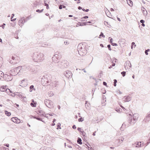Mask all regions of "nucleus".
I'll return each instance as SVG.
<instances>
[{
	"label": "nucleus",
	"instance_id": "3",
	"mask_svg": "<svg viewBox=\"0 0 150 150\" xmlns=\"http://www.w3.org/2000/svg\"><path fill=\"white\" fill-rule=\"evenodd\" d=\"M139 115L137 113H134L133 115V118H131L130 120H129V123L132 125H133L136 122V121L137 120L139 117Z\"/></svg>",
	"mask_w": 150,
	"mask_h": 150
},
{
	"label": "nucleus",
	"instance_id": "50",
	"mask_svg": "<svg viewBox=\"0 0 150 150\" xmlns=\"http://www.w3.org/2000/svg\"><path fill=\"white\" fill-rule=\"evenodd\" d=\"M3 149H4L5 150H8V149L7 148H6L4 147H2Z\"/></svg>",
	"mask_w": 150,
	"mask_h": 150
},
{
	"label": "nucleus",
	"instance_id": "42",
	"mask_svg": "<svg viewBox=\"0 0 150 150\" xmlns=\"http://www.w3.org/2000/svg\"><path fill=\"white\" fill-rule=\"evenodd\" d=\"M86 146L87 147L88 149L89 150H93V149L92 147H89L87 145H86Z\"/></svg>",
	"mask_w": 150,
	"mask_h": 150
},
{
	"label": "nucleus",
	"instance_id": "4",
	"mask_svg": "<svg viewBox=\"0 0 150 150\" xmlns=\"http://www.w3.org/2000/svg\"><path fill=\"white\" fill-rule=\"evenodd\" d=\"M47 76H43L41 80V82L44 86H47L50 85V80H48L47 77Z\"/></svg>",
	"mask_w": 150,
	"mask_h": 150
},
{
	"label": "nucleus",
	"instance_id": "23",
	"mask_svg": "<svg viewBox=\"0 0 150 150\" xmlns=\"http://www.w3.org/2000/svg\"><path fill=\"white\" fill-rule=\"evenodd\" d=\"M3 58L1 57H0V68L1 67L3 63Z\"/></svg>",
	"mask_w": 150,
	"mask_h": 150
},
{
	"label": "nucleus",
	"instance_id": "5",
	"mask_svg": "<svg viewBox=\"0 0 150 150\" xmlns=\"http://www.w3.org/2000/svg\"><path fill=\"white\" fill-rule=\"evenodd\" d=\"M58 65L61 68H67L69 65V63L66 60H63L58 64Z\"/></svg>",
	"mask_w": 150,
	"mask_h": 150
},
{
	"label": "nucleus",
	"instance_id": "18",
	"mask_svg": "<svg viewBox=\"0 0 150 150\" xmlns=\"http://www.w3.org/2000/svg\"><path fill=\"white\" fill-rule=\"evenodd\" d=\"M6 87L5 86H2L0 88V91H1L4 92L6 90Z\"/></svg>",
	"mask_w": 150,
	"mask_h": 150
},
{
	"label": "nucleus",
	"instance_id": "24",
	"mask_svg": "<svg viewBox=\"0 0 150 150\" xmlns=\"http://www.w3.org/2000/svg\"><path fill=\"white\" fill-rule=\"evenodd\" d=\"M36 104V102H32L30 103V105L33 107H35Z\"/></svg>",
	"mask_w": 150,
	"mask_h": 150
},
{
	"label": "nucleus",
	"instance_id": "2",
	"mask_svg": "<svg viewBox=\"0 0 150 150\" xmlns=\"http://www.w3.org/2000/svg\"><path fill=\"white\" fill-rule=\"evenodd\" d=\"M77 50L80 55L83 56L86 54L87 50L86 48L85 45L83 44H79L77 47Z\"/></svg>",
	"mask_w": 150,
	"mask_h": 150
},
{
	"label": "nucleus",
	"instance_id": "49",
	"mask_svg": "<svg viewBox=\"0 0 150 150\" xmlns=\"http://www.w3.org/2000/svg\"><path fill=\"white\" fill-rule=\"evenodd\" d=\"M140 22L141 23H144L145 21H144L143 20H141L140 21Z\"/></svg>",
	"mask_w": 150,
	"mask_h": 150
},
{
	"label": "nucleus",
	"instance_id": "48",
	"mask_svg": "<svg viewBox=\"0 0 150 150\" xmlns=\"http://www.w3.org/2000/svg\"><path fill=\"white\" fill-rule=\"evenodd\" d=\"M78 129V131H79L80 132H81H81H82V131H81V128H80V127H78L77 129Z\"/></svg>",
	"mask_w": 150,
	"mask_h": 150
},
{
	"label": "nucleus",
	"instance_id": "54",
	"mask_svg": "<svg viewBox=\"0 0 150 150\" xmlns=\"http://www.w3.org/2000/svg\"><path fill=\"white\" fill-rule=\"evenodd\" d=\"M141 146L142 145V146H143V145H144V142H141Z\"/></svg>",
	"mask_w": 150,
	"mask_h": 150
},
{
	"label": "nucleus",
	"instance_id": "35",
	"mask_svg": "<svg viewBox=\"0 0 150 150\" xmlns=\"http://www.w3.org/2000/svg\"><path fill=\"white\" fill-rule=\"evenodd\" d=\"M114 85L115 86H116V83L117 82V81L116 79H114Z\"/></svg>",
	"mask_w": 150,
	"mask_h": 150
},
{
	"label": "nucleus",
	"instance_id": "15",
	"mask_svg": "<svg viewBox=\"0 0 150 150\" xmlns=\"http://www.w3.org/2000/svg\"><path fill=\"white\" fill-rule=\"evenodd\" d=\"M35 89L34 88V86L31 85L29 87V91L30 92H34L35 91Z\"/></svg>",
	"mask_w": 150,
	"mask_h": 150
},
{
	"label": "nucleus",
	"instance_id": "17",
	"mask_svg": "<svg viewBox=\"0 0 150 150\" xmlns=\"http://www.w3.org/2000/svg\"><path fill=\"white\" fill-rule=\"evenodd\" d=\"M142 10L144 15H146L147 14V12L146 10L143 7H142L141 8Z\"/></svg>",
	"mask_w": 150,
	"mask_h": 150
},
{
	"label": "nucleus",
	"instance_id": "21",
	"mask_svg": "<svg viewBox=\"0 0 150 150\" xmlns=\"http://www.w3.org/2000/svg\"><path fill=\"white\" fill-rule=\"evenodd\" d=\"M81 141L82 140L81 139L79 138H78L77 140V143L80 144H81L82 143Z\"/></svg>",
	"mask_w": 150,
	"mask_h": 150
},
{
	"label": "nucleus",
	"instance_id": "29",
	"mask_svg": "<svg viewBox=\"0 0 150 150\" xmlns=\"http://www.w3.org/2000/svg\"><path fill=\"white\" fill-rule=\"evenodd\" d=\"M61 124L60 123H58L57 124V129H58L59 128V129H61V127H60Z\"/></svg>",
	"mask_w": 150,
	"mask_h": 150
},
{
	"label": "nucleus",
	"instance_id": "43",
	"mask_svg": "<svg viewBox=\"0 0 150 150\" xmlns=\"http://www.w3.org/2000/svg\"><path fill=\"white\" fill-rule=\"evenodd\" d=\"M111 45L113 46H117V44L116 43H114L113 42H112L111 44Z\"/></svg>",
	"mask_w": 150,
	"mask_h": 150
},
{
	"label": "nucleus",
	"instance_id": "1",
	"mask_svg": "<svg viewBox=\"0 0 150 150\" xmlns=\"http://www.w3.org/2000/svg\"><path fill=\"white\" fill-rule=\"evenodd\" d=\"M44 55L42 53H33L31 54L30 58L31 59H32L35 63L33 64L34 65L38 66L40 62L44 60Z\"/></svg>",
	"mask_w": 150,
	"mask_h": 150
},
{
	"label": "nucleus",
	"instance_id": "9",
	"mask_svg": "<svg viewBox=\"0 0 150 150\" xmlns=\"http://www.w3.org/2000/svg\"><path fill=\"white\" fill-rule=\"evenodd\" d=\"M12 59L14 60L13 63H18L20 60V58L19 57L15 55L12 57Z\"/></svg>",
	"mask_w": 150,
	"mask_h": 150
},
{
	"label": "nucleus",
	"instance_id": "22",
	"mask_svg": "<svg viewBox=\"0 0 150 150\" xmlns=\"http://www.w3.org/2000/svg\"><path fill=\"white\" fill-rule=\"evenodd\" d=\"M48 95L50 97H51L54 95V93L52 91H49L48 93Z\"/></svg>",
	"mask_w": 150,
	"mask_h": 150
},
{
	"label": "nucleus",
	"instance_id": "64",
	"mask_svg": "<svg viewBox=\"0 0 150 150\" xmlns=\"http://www.w3.org/2000/svg\"><path fill=\"white\" fill-rule=\"evenodd\" d=\"M82 24H83V25H87V24H86V23H82Z\"/></svg>",
	"mask_w": 150,
	"mask_h": 150
},
{
	"label": "nucleus",
	"instance_id": "55",
	"mask_svg": "<svg viewBox=\"0 0 150 150\" xmlns=\"http://www.w3.org/2000/svg\"><path fill=\"white\" fill-rule=\"evenodd\" d=\"M120 140H121L122 142L124 140V138L122 137H121Z\"/></svg>",
	"mask_w": 150,
	"mask_h": 150
},
{
	"label": "nucleus",
	"instance_id": "8",
	"mask_svg": "<svg viewBox=\"0 0 150 150\" xmlns=\"http://www.w3.org/2000/svg\"><path fill=\"white\" fill-rule=\"evenodd\" d=\"M4 79L7 81H9L11 80L12 79V76L10 74H5L3 75Z\"/></svg>",
	"mask_w": 150,
	"mask_h": 150
},
{
	"label": "nucleus",
	"instance_id": "30",
	"mask_svg": "<svg viewBox=\"0 0 150 150\" xmlns=\"http://www.w3.org/2000/svg\"><path fill=\"white\" fill-rule=\"evenodd\" d=\"M101 36H102L103 38H105V36L104 35H103V33H102V32H101V33H100V35H99V38H101Z\"/></svg>",
	"mask_w": 150,
	"mask_h": 150
},
{
	"label": "nucleus",
	"instance_id": "46",
	"mask_svg": "<svg viewBox=\"0 0 150 150\" xmlns=\"http://www.w3.org/2000/svg\"><path fill=\"white\" fill-rule=\"evenodd\" d=\"M62 5H60L59 6V8L60 9H62Z\"/></svg>",
	"mask_w": 150,
	"mask_h": 150
},
{
	"label": "nucleus",
	"instance_id": "6",
	"mask_svg": "<svg viewBox=\"0 0 150 150\" xmlns=\"http://www.w3.org/2000/svg\"><path fill=\"white\" fill-rule=\"evenodd\" d=\"M59 57H58V54H54L52 57V63H55V66H57L58 65L59 61Z\"/></svg>",
	"mask_w": 150,
	"mask_h": 150
},
{
	"label": "nucleus",
	"instance_id": "60",
	"mask_svg": "<svg viewBox=\"0 0 150 150\" xmlns=\"http://www.w3.org/2000/svg\"><path fill=\"white\" fill-rule=\"evenodd\" d=\"M44 4H45V6H47V5H48V4L46 3V1H44Z\"/></svg>",
	"mask_w": 150,
	"mask_h": 150
},
{
	"label": "nucleus",
	"instance_id": "12",
	"mask_svg": "<svg viewBox=\"0 0 150 150\" xmlns=\"http://www.w3.org/2000/svg\"><path fill=\"white\" fill-rule=\"evenodd\" d=\"M150 120V114H148L144 118V121L145 122H148Z\"/></svg>",
	"mask_w": 150,
	"mask_h": 150
},
{
	"label": "nucleus",
	"instance_id": "7",
	"mask_svg": "<svg viewBox=\"0 0 150 150\" xmlns=\"http://www.w3.org/2000/svg\"><path fill=\"white\" fill-rule=\"evenodd\" d=\"M44 103L46 106L49 108H51L54 106L53 102L49 100L45 99L44 101Z\"/></svg>",
	"mask_w": 150,
	"mask_h": 150
},
{
	"label": "nucleus",
	"instance_id": "45",
	"mask_svg": "<svg viewBox=\"0 0 150 150\" xmlns=\"http://www.w3.org/2000/svg\"><path fill=\"white\" fill-rule=\"evenodd\" d=\"M13 16H11V21H15L16 20V18H14L13 19Z\"/></svg>",
	"mask_w": 150,
	"mask_h": 150
},
{
	"label": "nucleus",
	"instance_id": "63",
	"mask_svg": "<svg viewBox=\"0 0 150 150\" xmlns=\"http://www.w3.org/2000/svg\"><path fill=\"white\" fill-rule=\"evenodd\" d=\"M94 91H95V90H94L93 91V89L92 90V93H93V94H94Z\"/></svg>",
	"mask_w": 150,
	"mask_h": 150
},
{
	"label": "nucleus",
	"instance_id": "20",
	"mask_svg": "<svg viewBox=\"0 0 150 150\" xmlns=\"http://www.w3.org/2000/svg\"><path fill=\"white\" fill-rule=\"evenodd\" d=\"M126 127V125L124 123H123L120 129L121 130H123Z\"/></svg>",
	"mask_w": 150,
	"mask_h": 150
},
{
	"label": "nucleus",
	"instance_id": "36",
	"mask_svg": "<svg viewBox=\"0 0 150 150\" xmlns=\"http://www.w3.org/2000/svg\"><path fill=\"white\" fill-rule=\"evenodd\" d=\"M121 74L122 75V76L124 77L125 75L126 72L125 71H122L121 72Z\"/></svg>",
	"mask_w": 150,
	"mask_h": 150
},
{
	"label": "nucleus",
	"instance_id": "27",
	"mask_svg": "<svg viewBox=\"0 0 150 150\" xmlns=\"http://www.w3.org/2000/svg\"><path fill=\"white\" fill-rule=\"evenodd\" d=\"M6 91V92L8 93V94H10V93H12V92L9 89H6V90L5 91Z\"/></svg>",
	"mask_w": 150,
	"mask_h": 150
},
{
	"label": "nucleus",
	"instance_id": "53",
	"mask_svg": "<svg viewBox=\"0 0 150 150\" xmlns=\"http://www.w3.org/2000/svg\"><path fill=\"white\" fill-rule=\"evenodd\" d=\"M120 106L121 108H122V109H123L124 110H126V109L125 108H124L123 106H122V105H120Z\"/></svg>",
	"mask_w": 150,
	"mask_h": 150
},
{
	"label": "nucleus",
	"instance_id": "28",
	"mask_svg": "<svg viewBox=\"0 0 150 150\" xmlns=\"http://www.w3.org/2000/svg\"><path fill=\"white\" fill-rule=\"evenodd\" d=\"M39 112L42 114L41 115V116L44 115V114H45V112L42 110H40L39 111Z\"/></svg>",
	"mask_w": 150,
	"mask_h": 150
},
{
	"label": "nucleus",
	"instance_id": "34",
	"mask_svg": "<svg viewBox=\"0 0 150 150\" xmlns=\"http://www.w3.org/2000/svg\"><path fill=\"white\" fill-rule=\"evenodd\" d=\"M43 10H44L43 9L40 10L39 9H37L36 10V11L37 12L41 13L43 11Z\"/></svg>",
	"mask_w": 150,
	"mask_h": 150
},
{
	"label": "nucleus",
	"instance_id": "13",
	"mask_svg": "<svg viewBox=\"0 0 150 150\" xmlns=\"http://www.w3.org/2000/svg\"><path fill=\"white\" fill-rule=\"evenodd\" d=\"M125 99L124 101L125 102H129L132 99V97L129 96H126L124 97Z\"/></svg>",
	"mask_w": 150,
	"mask_h": 150
},
{
	"label": "nucleus",
	"instance_id": "32",
	"mask_svg": "<svg viewBox=\"0 0 150 150\" xmlns=\"http://www.w3.org/2000/svg\"><path fill=\"white\" fill-rule=\"evenodd\" d=\"M116 111H117V112H121L122 111V110L120 108H119L118 109H116Z\"/></svg>",
	"mask_w": 150,
	"mask_h": 150
},
{
	"label": "nucleus",
	"instance_id": "57",
	"mask_svg": "<svg viewBox=\"0 0 150 150\" xmlns=\"http://www.w3.org/2000/svg\"><path fill=\"white\" fill-rule=\"evenodd\" d=\"M22 22H23L22 20H19V23L20 24V23H22Z\"/></svg>",
	"mask_w": 150,
	"mask_h": 150
},
{
	"label": "nucleus",
	"instance_id": "37",
	"mask_svg": "<svg viewBox=\"0 0 150 150\" xmlns=\"http://www.w3.org/2000/svg\"><path fill=\"white\" fill-rule=\"evenodd\" d=\"M128 64V66H129L130 67H131V64L130 63V62L129 61H128L127 62V64Z\"/></svg>",
	"mask_w": 150,
	"mask_h": 150
},
{
	"label": "nucleus",
	"instance_id": "44",
	"mask_svg": "<svg viewBox=\"0 0 150 150\" xmlns=\"http://www.w3.org/2000/svg\"><path fill=\"white\" fill-rule=\"evenodd\" d=\"M81 133H82V135L83 137H84L85 136L86 133H85V132H84V131H83L82 132H81Z\"/></svg>",
	"mask_w": 150,
	"mask_h": 150
},
{
	"label": "nucleus",
	"instance_id": "31",
	"mask_svg": "<svg viewBox=\"0 0 150 150\" xmlns=\"http://www.w3.org/2000/svg\"><path fill=\"white\" fill-rule=\"evenodd\" d=\"M136 145H137L138 147H141V142H137V143L136 144Z\"/></svg>",
	"mask_w": 150,
	"mask_h": 150
},
{
	"label": "nucleus",
	"instance_id": "19",
	"mask_svg": "<svg viewBox=\"0 0 150 150\" xmlns=\"http://www.w3.org/2000/svg\"><path fill=\"white\" fill-rule=\"evenodd\" d=\"M127 2L128 5L130 6H132V2L130 0H127Z\"/></svg>",
	"mask_w": 150,
	"mask_h": 150
},
{
	"label": "nucleus",
	"instance_id": "58",
	"mask_svg": "<svg viewBox=\"0 0 150 150\" xmlns=\"http://www.w3.org/2000/svg\"><path fill=\"white\" fill-rule=\"evenodd\" d=\"M5 25V24H3V25L1 26L2 28H3V29H4V26Z\"/></svg>",
	"mask_w": 150,
	"mask_h": 150
},
{
	"label": "nucleus",
	"instance_id": "56",
	"mask_svg": "<svg viewBox=\"0 0 150 150\" xmlns=\"http://www.w3.org/2000/svg\"><path fill=\"white\" fill-rule=\"evenodd\" d=\"M145 54L146 55H148V52H147V50H145Z\"/></svg>",
	"mask_w": 150,
	"mask_h": 150
},
{
	"label": "nucleus",
	"instance_id": "10",
	"mask_svg": "<svg viewBox=\"0 0 150 150\" xmlns=\"http://www.w3.org/2000/svg\"><path fill=\"white\" fill-rule=\"evenodd\" d=\"M65 76L66 77L69 78H71L72 76V74L69 70L65 71L64 73Z\"/></svg>",
	"mask_w": 150,
	"mask_h": 150
},
{
	"label": "nucleus",
	"instance_id": "47",
	"mask_svg": "<svg viewBox=\"0 0 150 150\" xmlns=\"http://www.w3.org/2000/svg\"><path fill=\"white\" fill-rule=\"evenodd\" d=\"M88 16H86L83 17L82 18H84V19H86L88 18Z\"/></svg>",
	"mask_w": 150,
	"mask_h": 150
},
{
	"label": "nucleus",
	"instance_id": "51",
	"mask_svg": "<svg viewBox=\"0 0 150 150\" xmlns=\"http://www.w3.org/2000/svg\"><path fill=\"white\" fill-rule=\"evenodd\" d=\"M103 84L104 86H107V84L104 81L103 83Z\"/></svg>",
	"mask_w": 150,
	"mask_h": 150
},
{
	"label": "nucleus",
	"instance_id": "61",
	"mask_svg": "<svg viewBox=\"0 0 150 150\" xmlns=\"http://www.w3.org/2000/svg\"><path fill=\"white\" fill-rule=\"evenodd\" d=\"M78 9H79V10H81V9H82V7H80V6H79V7H78Z\"/></svg>",
	"mask_w": 150,
	"mask_h": 150
},
{
	"label": "nucleus",
	"instance_id": "52",
	"mask_svg": "<svg viewBox=\"0 0 150 150\" xmlns=\"http://www.w3.org/2000/svg\"><path fill=\"white\" fill-rule=\"evenodd\" d=\"M72 128L73 129H76V126L75 125H74L72 126Z\"/></svg>",
	"mask_w": 150,
	"mask_h": 150
},
{
	"label": "nucleus",
	"instance_id": "33",
	"mask_svg": "<svg viewBox=\"0 0 150 150\" xmlns=\"http://www.w3.org/2000/svg\"><path fill=\"white\" fill-rule=\"evenodd\" d=\"M3 76V73L1 71H0V79Z\"/></svg>",
	"mask_w": 150,
	"mask_h": 150
},
{
	"label": "nucleus",
	"instance_id": "26",
	"mask_svg": "<svg viewBox=\"0 0 150 150\" xmlns=\"http://www.w3.org/2000/svg\"><path fill=\"white\" fill-rule=\"evenodd\" d=\"M34 118H35L37 120H40V121H41L44 122H45L44 121H43V120H42V119L41 118H39V117H34Z\"/></svg>",
	"mask_w": 150,
	"mask_h": 150
},
{
	"label": "nucleus",
	"instance_id": "40",
	"mask_svg": "<svg viewBox=\"0 0 150 150\" xmlns=\"http://www.w3.org/2000/svg\"><path fill=\"white\" fill-rule=\"evenodd\" d=\"M83 120V118L81 117L79 119L78 121L79 122H82Z\"/></svg>",
	"mask_w": 150,
	"mask_h": 150
},
{
	"label": "nucleus",
	"instance_id": "59",
	"mask_svg": "<svg viewBox=\"0 0 150 150\" xmlns=\"http://www.w3.org/2000/svg\"><path fill=\"white\" fill-rule=\"evenodd\" d=\"M4 145L6 146L7 147H9V144H4Z\"/></svg>",
	"mask_w": 150,
	"mask_h": 150
},
{
	"label": "nucleus",
	"instance_id": "11",
	"mask_svg": "<svg viewBox=\"0 0 150 150\" xmlns=\"http://www.w3.org/2000/svg\"><path fill=\"white\" fill-rule=\"evenodd\" d=\"M11 120L15 123H19L20 122V120L16 117H12L11 118Z\"/></svg>",
	"mask_w": 150,
	"mask_h": 150
},
{
	"label": "nucleus",
	"instance_id": "25",
	"mask_svg": "<svg viewBox=\"0 0 150 150\" xmlns=\"http://www.w3.org/2000/svg\"><path fill=\"white\" fill-rule=\"evenodd\" d=\"M5 114L6 115L8 116H10L11 114V112L7 111H5Z\"/></svg>",
	"mask_w": 150,
	"mask_h": 150
},
{
	"label": "nucleus",
	"instance_id": "14",
	"mask_svg": "<svg viewBox=\"0 0 150 150\" xmlns=\"http://www.w3.org/2000/svg\"><path fill=\"white\" fill-rule=\"evenodd\" d=\"M21 84V86L23 87H25L27 85V82L25 80H23Z\"/></svg>",
	"mask_w": 150,
	"mask_h": 150
},
{
	"label": "nucleus",
	"instance_id": "38",
	"mask_svg": "<svg viewBox=\"0 0 150 150\" xmlns=\"http://www.w3.org/2000/svg\"><path fill=\"white\" fill-rule=\"evenodd\" d=\"M134 45V47L136 46V45H135V43L134 42H132V43L131 46V48L132 49L133 48V45Z\"/></svg>",
	"mask_w": 150,
	"mask_h": 150
},
{
	"label": "nucleus",
	"instance_id": "62",
	"mask_svg": "<svg viewBox=\"0 0 150 150\" xmlns=\"http://www.w3.org/2000/svg\"><path fill=\"white\" fill-rule=\"evenodd\" d=\"M93 21L91 20V21H88V22H87L86 23H92L91 21Z\"/></svg>",
	"mask_w": 150,
	"mask_h": 150
},
{
	"label": "nucleus",
	"instance_id": "16",
	"mask_svg": "<svg viewBox=\"0 0 150 150\" xmlns=\"http://www.w3.org/2000/svg\"><path fill=\"white\" fill-rule=\"evenodd\" d=\"M125 40L123 38H121L120 39L119 42L120 44H124L125 42Z\"/></svg>",
	"mask_w": 150,
	"mask_h": 150
},
{
	"label": "nucleus",
	"instance_id": "41",
	"mask_svg": "<svg viewBox=\"0 0 150 150\" xmlns=\"http://www.w3.org/2000/svg\"><path fill=\"white\" fill-rule=\"evenodd\" d=\"M107 47L108 48V49L110 50H111V48H110V45H107Z\"/></svg>",
	"mask_w": 150,
	"mask_h": 150
},
{
	"label": "nucleus",
	"instance_id": "39",
	"mask_svg": "<svg viewBox=\"0 0 150 150\" xmlns=\"http://www.w3.org/2000/svg\"><path fill=\"white\" fill-rule=\"evenodd\" d=\"M109 39H110V42L111 44L112 43V42L113 41V39L111 37H109Z\"/></svg>",
	"mask_w": 150,
	"mask_h": 150
}]
</instances>
